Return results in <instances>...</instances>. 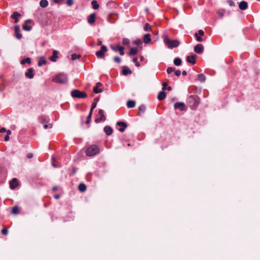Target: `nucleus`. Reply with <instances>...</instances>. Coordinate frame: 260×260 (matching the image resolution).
Instances as JSON below:
<instances>
[{"mask_svg":"<svg viewBox=\"0 0 260 260\" xmlns=\"http://www.w3.org/2000/svg\"><path fill=\"white\" fill-rule=\"evenodd\" d=\"M115 3L113 1H110L107 3V6L111 8L115 7Z\"/></svg>","mask_w":260,"mask_h":260,"instance_id":"36","label":"nucleus"},{"mask_svg":"<svg viewBox=\"0 0 260 260\" xmlns=\"http://www.w3.org/2000/svg\"><path fill=\"white\" fill-rule=\"evenodd\" d=\"M60 198V196L59 194H56L54 196V198L56 199H58Z\"/></svg>","mask_w":260,"mask_h":260,"instance_id":"59","label":"nucleus"},{"mask_svg":"<svg viewBox=\"0 0 260 260\" xmlns=\"http://www.w3.org/2000/svg\"><path fill=\"white\" fill-rule=\"evenodd\" d=\"M122 74L124 75L132 74V71L127 67H123Z\"/></svg>","mask_w":260,"mask_h":260,"instance_id":"25","label":"nucleus"},{"mask_svg":"<svg viewBox=\"0 0 260 260\" xmlns=\"http://www.w3.org/2000/svg\"><path fill=\"white\" fill-rule=\"evenodd\" d=\"M6 132H7V135H10V134H11V131H10V130H7Z\"/></svg>","mask_w":260,"mask_h":260,"instance_id":"62","label":"nucleus"},{"mask_svg":"<svg viewBox=\"0 0 260 260\" xmlns=\"http://www.w3.org/2000/svg\"><path fill=\"white\" fill-rule=\"evenodd\" d=\"M80 57V55L79 54L74 53L72 55V59L73 60H75L79 58Z\"/></svg>","mask_w":260,"mask_h":260,"instance_id":"38","label":"nucleus"},{"mask_svg":"<svg viewBox=\"0 0 260 260\" xmlns=\"http://www.w3.org/2000/svg\"><path fill=\"white\" fill-rule=\"evenodd\" d=\"M96 103H93L92 104V107L90 109V112H91V113H92V111H93V109L96 107Z\"/></svg>","mask_w":260,"mask_h":260,"instance_id":"48","label":"nucleus"},{"mask_svg":"<svg viewBox=\"0 0 260 260\" xmlns=\"http://www.w3.org/2000/svg\"><path fill=\"white\" fill-rule=\"evenodd\" d=\"M97 45L98 46H102V41L101 40H99L98 41V43H97Z\"/></svg>","mask_w":260,"mask_h":260,"instance_id":"56","label":"nucleus"},{"mask_svg":"<svg viewBox=\"0 0 260 260\" xmlns=\"http://www.w3.org/2000/svg\"><path fill=\"white\" fill-rule=\"evenodd\" d=\"M67 4L69 6H71L72 5H73L74 2H73V0H67Z\"/></svg>","mask_w":260,"mask_h":260,"instance_id":"47","label":"nucleus"},{"mask_svg":"<svg viewBox=\"0 0 260 260\" xmlns=\"http://www.w3.org/2000/svg\"><path fill=\"white\" fill-rule=\"evenodd\" d=\"M33 157V154L31 153H29L27 155V158H31Z\"/></svg>","mask_w":260,"mask_h":260,"instance_id":"54","label":"nucleus"},{"mask_svg":"<svg viewBox=\"0 0 260 260\" xmlns=\"http://www.w3.org/2000/svg\"><path fill=\"white\" fill-rule=\"evenodd\" d=\"M186 61L191 63L192 64H194L196 63V55H191L190 56H188L186 57Z\"/></svg>","mask_w":260,"mask_h":260,"instance_id":"13","label":"nucleus"},{"mask_svg":"<svg viewBox=\"0 0 260 260\" xmlns=\"http://www.w3.org/2000/svg\"><path fill=\"white\" fill-rule=\"evenodd\" d=\"M102 85V83L100 82L96 83V85L95 87H94L93 90V92L95 93H99L102 92V89L101 88H99V87Z\"/></svg>","mask_w":260,"mask_h":260,"instance_id":"16","label":"nucleus"},{"mask_svg":"<svg viewBox=\"0 0 260 260\" xmlns=\"http://www.w3.org/2000/svg\"><path fill=\"white\" fill-rule=\"evenodd\" d=\"M194 37L198 42H202L203 41V39L199 35H198V33L194 34Z\"/></svg>","mask_w":260,"mask_h":260,"instance_id":"37","label":"nucleus"},{"mask_svg":"<svg viewBox=\"0 0 260 260\" xmlns=\"http://www.w3.org/2000/svg\"><path fill=\"white\" fill-rule=\"evenodd\" d=\"M144 30L145 31H151V28L148 23H146L144 27Z\"/></svg>","mask_w":260,"mask_h":260,"instance_id":"39","label":"nucleus"},{"mask_svg":"<svg viewBox=\"0 0 260 260\" xmlns=\"http://www.w3.org/2000/svg\"><path fill=\"white\" fill-rule=\"evenodd\" d=\"M40 5L42 8H45L48 5V2L47 0H41L40 2Z\"/></svg>","mask_w":260,"mask_h":260,"instance_id":"28","label":"nucleus"},{"mask_svg":"<svg viewBox=\"0 0 260 260\" xmlns=\"http://www.w3.org/2000/svg\"><path fill=\"white\" fill-rule=\"evenodd\" d=\"M107 51V48L105 45H102L101 49L95 52L96 56L100 58H105V53Z\"/></svg>","mask_w":260,"mask_h":260,"instance_id":"6","label":"nucleus"},{"mask_svg":"<svg viewBox=\"0 0 260 260\" xmlns=\"http://www.w3.org/2000/svg\"><path fill=\"white\" fill-rule=\"evenodd\" d=\"M14 30L15 32V37L18 39H21L22 37V35L20 33L19 27L16 25L14 27Z\"/></svg>","mask_w":260,"mask_h":260,"instance_id":"14","label":"nucleus"},{"mask_svg":"<svg viewBox=\"0 0 260 260\" xmlns=\"http://www.w3.org/2000/svg\"><path fill=\"white\" fill-rule=\"evenodd\" d=\"M166 98V93L164 91H161L159 92L157 95V99L159 100H162L165 99Z\"/></svg>","mask_w":260,"mask_h":260,"instance_id":"23","label":"nucleus"},{"mask_svg":"<svg viewBox=\"0 0 260 260\" xmlns=\"http://www.w3.org/2000/svg\"><path fill=\"white\" fill-rule=\"evenodd\" d=\"M174 108L175 109H178L180 111H184L185 109V104L183 102H176L174 104Z\"/></svg>","mask_w":260,"mask_h":260,"instance_id":"9","label":"nucleus"},{"mask_svg":"<svg viewBox=\"0 0 260 260\" xmlns=\"http://www.w3.org/2000/svg\"><path fill=\"white\" fill-rule=\"evenodd\" d=\"M133 62L135 63V65L137 66V67H139L140 66V64L138 62V59L137 57H135L133 59Z\"/></svg>","mask_w":260,"mask_h":260,"instance_id":"46","label":"nucleus"},{"mask_svg":"<svg viewBox=\"0 0 260 260\" xmlns=\"http://www.w3.org/2000/svg\"><path fill=\"white\" fill-rule=\"evenodd\" d=\"M52 125L51 124H46L44 125V128L45 129H47L48 128H52Z\"/></svg>","mask_w":260,"mask_h":260,"instance_id":"50","label":"nucleus"},{"mask_svg":"<svg viewBox=\"0 0 260 260\" xmlns=\"http://www.w3.org/2000/svg\"><path fill=\"white\" fill-rule=\"evenodd\" d=\"M175 74L177 76H179L181 74V72L180 70H176L175 71Z\"/></svg>","mask_w":260,"mask_h":260,"instance_id":"53","label":"nucleus"},{"mask_svg":"<svg viewBox=\"0 0 260 260\" xmlns=\"http://www.w3.org/2000/svg\"><path fill=\"white\" fill-rule=\"evenodd\" d=\"M9 184L11 189H15L18 185L17 179L15 178H13L12 180L10 182Z\"/></svg>","mask_w":260,"mask_h":260,"instance_id":"10","label":"nucleus"},{"mask_svg":"<svg viewBox=\"0 0 260 260\" xmlns=\"http://www.w3.org/2000/svg\"><path fill=\"white\" fill-rule=\"evenodd\" d=\"M137 53H138L137 50L135 48H133L130 49V52H129V55L133 56V55H135Z\"/></svg>","mask_w":260,"mask_h":260,"instance_id":"35","label":"nucleus"},{"mask_svg":"<svg viewBox=\"0 0 260 260\" xmlns=\"http://www.w3.org/2000/svg\"><path fill=\"white\" fill-rule=\"evenodd\" d=\"M187 103L192 108H197L199 104V98L197 95H190L187 99Z\"/></svg>","mask_w":260,"mask_h":260,"instance_id":"2","label":"nucleus"},{"mask_svg":"<svg viewBox=\"0 0 260 260\" xmlns=\"http://www.w3.org/2000/svg\"><path fill=\"white\" fill-rule=\"evenodd\" d=\"M162 85H163L162 90H165V89H166V86L167 85V83H164L162 84Z\"/></svg>","mask_w":260,"mask_h":260,"instance_id":"57","label":"nucleus"},{"mask_svg":"<svg viewBox=\"0 0 260 260\" xmlns=\"http://www.w3.org/2000/svg\"><path fill=\"white\" fill-rule=\"evenodd\" d=\"M116 125L121 126V127L118 129V131L120 132H123L127 127L126 123L121 121H118L116 123Z\"/></svg>","mask_w":260,"mask_h":260,"instance_id":"11","label":"nucleus"},{"mask_svg":"<svg viewBox=\"0 0 260 260\" xmlns=\"http://www.w3.org/2000/svg\"><path fill=\"white\" fill-rule=\"evenodd\" d=\"M12 212L13 214H16L18 213V208H17V207L15 206V207H14L13 208H12Z\"/></svg>","mask_w":260,"mask_h":260,"instance_id":"42","label":"nucleus"},{"mask_svg":"<svg viewBox=\"0 0 260 260\" xmlns=\"http://www.w3.org/2000/svg\"><path fill=\"white\" fill-rule=\"evenodd\" d=\"M99 114L101 115V117H99L95 120V122L96 123H99L102 121H105L106 120V117L104 114V111L103 110H99Z\"/></svg>","mask_w":260,"mask_h":260,"instance_id":"8","label":"nucleus"},{"mask_svg":"<svg viewBox=\"0 0 260 260\" xmlns=\"http://www.w3.org/2000/svg\"><path fill=\"white\" fill-rule=\"evenodd\" d=\"M228 3L230 6L234 7L236 6L235 3L232 0H229Z\"/></svg>","mask_w":260,"mask_h":260,"instance_id":"49","label":"nucleus"},{"mask_svg":"<svg viewBox=\"0 0 260 260\" xmlns=\"http://www.w3.org/2000/svg\"><path fill=\"white\" fill-rule=\"evenodd\" d=\"M91 5L92 8L95 10H96L99 8V5H98L97 2L95 0H93L91 2Z\"/></svg>","mask_w":260,"mask_h":260,"instance_id":"33","label":"nucleus"},{"mask_svg":"<svg viewBox=\"0 0 260 260\" xmlns=\"http://www.w3.org/2000/svg\"><path fill=\"white\" fill-rule=\"evenodd\" d=\"M145 110H146L145 106L144 105H141L139 107V114H140L141 113H144L145 112Z\"/></svg>","mask_w":260,"mask_h":260,"instance_id":"32","label":"nucleus"},{"mask_svg":"<svg viewBox=\"0 0 260 260\" xmlns=\"http://www.w3.org/2000/svg\"><path fill=\"white\" fill-rule=\"evenodd\" d=\"M248 4L245 1H242L239 4V9L242 10H245L247 8Z\"/></svg>","mask_w":260,"mask_h":260,"instance_id":"18","label":"nucleus"},{"mask_svg":"<svg viewBox=\"0 0 260 260\" xmlns=\"http://www.w3.org/2000/svg\"><path fill=\"white\" fill-rule=\"evenodd\" d=\"M181 62L182 60L179 57L176 58L174 60V63L175 66H179L181 64Z\"/></svg>","mask_w":260,"mask_h":260,"instance_id":"30","label":"nucleus"},{"mask_svg":"<svg viewBox=\"0 0 260 260\" xmlns=\"http://www.w3.org/2000/svg\"><path fill=\"white\" fill-rule=\"evenodd\" d=\"M27 63L30 64L31 63V59L29 57H27L24 59H22L20 61V63L21 64H24L25 63Z\"/></svg>","mask_w":260,"mask_h":260,"instance_id":"29","label":"nucleus"},{"mask_svg":"<svg viewBox=\"0 0 260 260\" xmlns=\"http://www.w3.org/2000/svg\"><path fill=\"white\" fill-rule=\"evenodd\" d=\"M71 94L72 97L76 98H84L87 96V94L85 92L77 89L72 90Z\"/></svg>","mask_w":260,"mask_h":260,"instance_id":"5","label":"nucleus"},{"mask_svg":"<svg viewBox=\"0 0 260 260\" xmlns=\"http://www.w3.org/2000/svg\"><path fill=\"white\" fill-rule=\"evenodd\" d=\"M92 113L91 112H89V113L88 114V116L87 117V121H86V123H89L91 120V116H92Z\"/></svg>","mask_w":260,"mask_h":260,"instance_id":"43","label":"nucleus"},{"mask_svg":"<svg viewBox=\"0 0 260 260\" xmlns=\"http://www.w3.org/2000/svg\"><path fill=\"white\" fill-rule=\"evenodd\" d=\"M6 131V128H4V127H3V128H2L1 129V130H0V132H1V133H4V132H5Z\"/></svg>","mask_w":260,"mask_h":260,"instance_id":"58","label":"nucleus"},{"mask_svg":"<svg viewBox=\"0 0 260 260\" xmlns=\"http://www.w3.org/2000/svg\"><path fill=\"white\" fill-rule=\"evenodd\" d=\"M175 71V69L174 68H172V67H168L167 69V72L168 74H170L172 72Z\"/></svg>","mask_w":260,"mask_h":260,"instance_id":"41","label":"nucleus"},{"mask_svg":"<svg viewBox=\"0 0 260 260\" xmlns=\"http://www.w3.org/2000/svg\"><path fill=\"white\" fill-rule=\"evenodd\" d=\"M9 139H10V137H9V135L5 136V138H4V139L6 141H9Z\"/></svg>","mask_w":260,"mask_h":260,"instance_id":"55","label":"nucleus"},{"mask_svg":"<svg viewBox=\"0 0 260 260\" xmlns=\"http://www.w3.org/2000/svg\"><path fill=\"white\" fill-rule=\"evenodd\" d=\"M204 50V47L201 44H198L194 48V51L198 54L201 53Z\"/></svg>","mask_w":260,"mask_h":260,"instance_id":"12","label":"nucleus"},{"mask_svg":"<svg viewBox=\"0 0 260 260\" xmlns=\"http://www.w3.org/2000/svg\"><path fill=\"white\" fill-rule=\"evenodd\" d=\"M58 53V51L56 50L53 51L52 56H51L49 58L51 61L55 62L56 61L57 59L58 58V56L57 55Z\"/></svg>","mask_w":260,"mask_h":260,"instance_id":"17","label":"nucleus"},{"mask_svg":"<svg viewBox=\"0 0 260 260\" xmlns=\"http://www.w3.org/2000/svg\"><path fill=\"white\" fill-rule=\"evenodd\" d=\"M31 22V20H30V19H28V20H27L25 21V23L26 24V23H27V22Z\"/></svg>","mask_w":260,"mask_h":260,"instance_id":"64","label":"nucleus"},{"mask_svg":"<svg viewBox=\"0 0 260 260\" xmlns=\"http://www.w3.org/2000/svg\"><path fill=\"white\" fill-rule=\"evenodd\" d=\"M100 152V148L95 145L88 147L86 151V154L88 156H93L96 155Z\"/></svg>","mask_w":260,"mask_h":260,"instance_id":"4","label":"nucleus"},{"mask_svg":"<svg viewBox=\"0 0 260 260\" xmlns=\"http://www.w3.org/2000/svg\"><path fill=\"white\" fill-rule=\"evenodd\" d=\"M162 38L163 39L164 43L169 49L177 47L180 44V43L178 40H170L168 36L166 34H164L162 35Z\"/></svg>","mask_w":260,"mask_h":260,"instance_id":"1","label":"nucleus"},{"mask_svg":"<svg viewBox=\"0 0 260 260\" xmlns=\"http://www.w3.org/2000/svg\"><path fill=\"white\" fill-rule=\"evenodd\" d=\"M53 82L59 84H65L68 82L67 76L63 73L59 74L52 79Z\"/></svg>","mask_w":260,"mask_h":260,"instance_id":"3","label":"nucleus"},{"mask_svg":"<svg viewBox=\"0 0 260 260\" xmlns=\"http://www.w3.org/2000/svg\"><path fill=\"white\" fill-rule=\"evenodd\" d=\"M21 15L18 13L17 12H14L11 16V17L13 19H15V23H18V17H20Z\"/></svg>","mask_w":260,"mask_h":260,"instance_id":"20","label":"nucleus"},{"mask_svg":"<svg viewBox=\"0 0 260 260\" xmlns=\"http://www.w3.org/2000/svg\"><path fill=\"white\" fill-rule=\"evenodd\" d=\"M198 79L200 81L203 82L205 81L206 77L204 74H200L198 75Z\"/></svg>","mask_w":260,"mask_h":260,"instance_id":"31","label":"nucleus"},{"mask_svg":"<svg viewBox=\"0 0 260 260\" xmlns=\"http://www.w3.org/2000/svg\"><path fill=\"white\" fill-rule=\"evenodd\" d=\"M78 189L81 192H83L85 191V190H86V186L84 183H80V184H79V185L78 186Z\"/></svg>","mask_w":260,"mask_h":260,"instance_id":"26","label":"nucleus"},{"mask_svg":"<svg viewBox=\"0 0 260 260\" xmlns=\"http://www.w3.org/2000/svg\"><path fill=\"white\" fill-rule=\"evenodd\" d=\"M151 41V38H150V35L149 34H147L144 35L143 37V42L146 43L148 44L150 43Z\"/></svg>","mask_w":260,"mask_h":260,"instance_id":"22","label":"nucleus"},{"mask_svg":"<svg viewBox=\"0 0 260 260\" xmlns=\"http://www.w3.org/2000/svg\"><path fill=\"white\" fill-rule=\"evenodd\" d=\"M72 172H73V173L74 174H75V173H76V172H77V169H76V168H74V169H73Z\"/></svg>","mask_w":260,"mask_h":260,"instance_id":"60","label":"nucleus"},{"mask_svg":"<svg viewBox=\"0 0 260 260\" xmlns=\"http://www.w3.org/2000/svg\"><path fill=\"white\" fill-rule=\"evenodd\" d=\"M46 63L47 62L45 57L42 56L39 58V61L38 62V65L41 67L43 65L46 64Z\"/></svg>","mask_w":260,"mask_h":260,"instance_id":"24","label":"nucleus"},{"mask_svg":"<svg viewBox=\"0 0 260 260\" xmlns=\"http://www.w3.org/2000/svg\"><path fill=\"white\" fill-rule=\"evenodd\" d=\"M167 90H169V91H170L172 90V87L171 86H168L167 88Z\"/></svg>","mask_w":260,"mask_h":260,"instance_id":"63","label":"nucleus"},{"mask_svg":"<svg viewBox=\"0 0 260 260\" xmlns=\"http://www.w3.org/2000/svg\"><path fill=\"white\" fill-rule=\"evenodd\" d=\"M136 105V102L135 101H128L127 102V106L128 108H134Z\"/></svg>","mask_w":260,"mask_h":260,"instance_id":"27","label":"nucleus"},{"mask_svg":"<svg viewBox=\"0 0 260 260\" xmlns=\"http://www.w3.org/2000/svg\"><path fill=\"white\" fill-rule=\"evenodd\" d=\"M134 43L137 45H140L142 44V42L140 39H137L134 41Z\"/></svg>","mask_w":260,"mask_h":260,"instance_id":"40","label":"nucleus"},{"mask_svg":"<svg viewBox=\"0 0 260 260\" xmlns=\"http://www.w3.org/2000/svg\"><path fill=\"white\" fill-rule=\"evenodd\" d=\"M182 74L183 76H185V75H186L187 73H186V72L185 71H184L182 72Z\"/></svg>","mask_w":260,"mask_h":260,"instance_id":"61","label":"nucleus"},{"mask_svg":"<svg viewBox=\"0 0 260 260\" xmlns=\"http://www.w3.org/2000/svg\"><path fill=\"white\" fill-rule=\"evenodd\" d=\"M88 22L90 24H92L95 21V14L94 13L91 14L87 18Z\"/></svg>","mask_w":260,"mask_h":260,"instance_id":"15","label":"nucleus"},{"mask_svg":"<svg viewBox=\"0 0 260 260\" xmlns=\"http://www.w3.org/2000/svg\"><path fill=\"white\" fill-rule=\"evenodd\" d=\"M198 34V35L200 36H203L204 35V32L203 30H199L198 31V32H197Z\"/></svg>","mask_w":260,"mask_h":260,"instance_id":"51","label":"nucleus"},{"mask_svg":"<svg viewBox=\"0 0 260 260\" xmlns=\"http://www.w3.org/2000/svg\"><path fill=\"white\" fill-rule=\"evenodd\" d=\"M25 75L28 78L32 79L34 77L33 69L32 68L28 69Z\"/></svg>","mask_w":260,"mask_h":260,"instance_id":"19","label":"nucleus"},{"mask_svg":"<svg viewBox=\"0 0 260 260\" xmlns=\"http://www.w3.org/2000/svg\"><path fill=\"white\" fill-rule=\"evenodd\" d=\"M104 132L107 134V135L109 136L112 134L113 129L110 126L107 125L104 127Z\"/></svg>","mask_w":260,"mask_h":260,"instance_id":"21","label":"nucleus"},{"mask_svg":"<svg viewBox=\"0 0 260 260\" xmlns=\"http://www.w3.org/2000/svg\"><path fill=\"white\" fill-rule=\"evenodd\" d=\"M111 48L114 51H119V54L123 56L124 54V48L119 45H117L115 47L111 46Z\"/></svg>","mask_w":260,"mask_h":260,"instance_id":"7","label":"nucleus"},{"mask_svg":"<svg viewBox=\"0 0 260 260\" xmlns=\"http://www.w3.org/2000/svg\"><path fill=\"white\" fill-rule=\"evenodd\" d=\"M114 61L116 63H120L121 61V58L119 57L115 56L114 57Z\"/></svg>","mask_w":260,"mask_h":260,"instance_id":"44","label":"nucleus"},{"mask_svg":"<svg viewBox=\"0 0 260 260\" xmlns=\"http://www.w3.org/2000/svg\"><path fill=\"white\" fill-rule=\"evenodd\" d=\"M2 233L4 235H7L8 234V230L6 229H3L2 230Z\"/></svg>","mask_w":260,"mask_h":260,"instance_id":"52","label":"nucleus"},{"mask_svg":"<svg viewBox=\"0 0 260 260\" xmlns=\"http://www.w3.org/2000/svg\"><path fill=\"white\" fill-rule=\"evenodd\" d=\"M129 43V41L128 39L124 38L122 40V43L124 45H128Z\"/></svg>","mask_w":260,"mask_h":260,"instance_id":"45","label":"nucleus"},{"mask_svg":"<svg viewBox=\"0 0 260 260\" xmlns=\"http://www.w3.org/2000/svg\"><path fill=\"white\" fill-rule=\"evenodd\" d=\"M22 28L24 30L26 31H29L31 29L32 27L31 26L27 25V24L25 23L23 25Z\"/></svg>","mask_w":260,"mask_h":260,"instance_id":"34","label":"nucleus"}]
</instances>
